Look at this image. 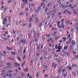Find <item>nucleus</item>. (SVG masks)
<instances>
[{"instance_id": "obj_44", "label": "nucleus", "mask_w": 78, "mask_h": 78, "mask_svg": "<svg viewBox=\"0 0 78 78\" xmlns=\"http://www.w3.org/2000/svg\"><path fill=\"white\" fill-rule=\"evenodd\" d=\"M47 53V51H45L44 52V55H46V54Z\"/></svg>"}, {"instance_id": "obj_28", "label": "nucleus", "mask_w": 78, "mask_h": 78, "mask_svg": "<svg viewBox=\"0 0 78 78\" xmlns=\"http://www.w3.org/2000/svg\"><path fill=\"white\" fill-rule=\"evenodd\" d=\"M66 70H65V69H64L62 70V73H64V72H65Z\"/></svg>"}, {"instance_id": "obj_29", "label": "nucleus", "mask_w": 78, "mask_h": 78, "mask_svg": "<svg viewBox=\"0 0 78 78\" xmlns=\"http://www.w3.org/2000/svg\"><path fill=\"white\" fill-rule=\"evenodd\" d=\"M67 48H68V46L65 47H64V49L65 50H66V49H67Z\"/></svg>"}, {"instance_id": "obj_41", "label": "nucleus", "mask_w": 78, "mask_h": 78, "mask_svg": "<svg viewBox=\"0 0 78 78\" xmlns=\"http://www.w3.org/2000/svg\"><path fill=\"white\" fill-rule=\"evenodd\" d=\"M68 54H69V53H68V52H66V55L67 56H69V55H68Z\"/></svg>"}, {"instance_id": "obj_25", "label": "nucleus", "mask_w": 78, "mask_h": 78, "mask_svg": "<svg viewBox=\"0 0 78 78\" xmlns=\"http://www.w3.org/2000/svg\"><path fill=\"white\" fill-rule=\"evenodd\" d=\"M41 9V6H39L38 7V10H40Z\"/></svg>"}, {"instance_id": "obj_27", "label": "nucleus", "mask_w": 78, "mask_h": 78, "mask_svg": "<svg viewBox=\"0 0 78 78\" xmlns=\"http://www.w3.org/2000/svg\"><path fill=\"white\" fill-rule=\"evenodd\" d=\"M7 49L9 50H11V49H10V48H9V47H7Z\"/></svg>"}, {"instance_id": "obj_19", "label": "nucleus", "mask_w": 78, "mask_h": 78, "mask_svg": "<svg viewBox=\"0 0 78 78\" xmlns=\"http://www.w3.org/2000/svg\"><path fill=\"white\" fill-rule=\"evenodd\" d=\"M35 12H37L38 14H39V10H36Z\"/></svg>"}, {"instance_id": "obj_64", "label": "nucleus", "mask_w": 78, "mask_h": 78, "mask_svg": "<svg viewBox=\"0 0 78 78\" xmlns=\"http://www.w3.org/2000/svg\"><path fill=\"white\" fill-rule=\"evenodd\" d=\"M53 11H54V13H55V12H56V10H54Z\"/></svg>"}, {"instance_id": "obj_33", "label": "nucleus", "mask_w": 78, "mask_h": 78, "mask_svg": "<svg viewBox=\"0 0 78 78\" xmlns=\"http://www.w3.org/2000/svg\"><path fill=\"white\" fill-rule=\"evenodd\" d=\"M37 22H38V19H36L35 20V22L36 23H37Z\"/></svg>"}, {"instance_id": "obj_54", "label": "nucleus", "mask_w": 78, "mask_h": 78, "mask_svg": "<svg viewBox=\"0 0 78 78\" xmlns=\"http://www.w3.org/2000/svg\"><path fill=\"white\" fill-rule=\"evenodd\" d=\"M61 60H59L58 61V63H61Z\"/></svg>"}, {"instance_id": "obj_26", "label": "nucleus", "mask_w": 78, "mask_h": 78, "mask_svg": "<svg viewBox=\"0 0 78 78\" xmlns=\"http://www.w3.org/2000/svg\"><path fill=\"white\" fill-rule=\"evenodd\" d=\"M70 50L71 51H72V45H71L70 47Z\"/></svg>"}, {"instance_id": "obj_56", "label": "nucleus", "mask_w": 78, "mask_h": 78, "mask_svg": "<svg viewBox=\"0 0 78 78\" xmlns=\"http://www.w3.org/2000/svg\"><path fill=\"white\" fill-rule=\"evenodd\" d=\"M26 25H27L25 23H24V24H23V27H25V26H26Z\"/></svg>"}, {"instance_id": "obj_39", "label": "nucleus", "mask_w": 78, "mask_h": 78, "mask_svg": "<svg viewBox=\"0 0 78 78\" xmlns=\"http://www.w3.org/2000/svg\"><path fill=\"white\" fill-rule=\"evenodd\" d=\"M76 27H78V23H77L76 24V26H75V28H76Z\"/></svg>"}, {"instance_id": "obj_10", "label": "nucleus", "mask_w": 78, "mask_h": 78, "mask_svg": "<svg viewBox=\"0 0 78 78\" xmlns=\"http://www.w3.org/2000/svg\"><path fill=\"white\" fill-rule=\"evenodd\" d=\"M24 71L26 72H28V69H27V68H26L24 69Z\"/></svg>"}, {"instance_id": "obj_36", "label": "nucleus", "mask_w": 78, "mask_h": 78, "mask_svg": "<svg viewBox=\"0 0 78 78\" xmlns=\"http://www.w3.org/2000/svg\"><path fill=\"white\" fill-rule=\"evenodd\" d=\"M28 36L29 38H30L31 37V34H29Z\"/></svg>"}, {"instance_id": "obj_42", "label": "nucleus", "mask_w": 78, "mask_h": 78, "mask_svg": "<svg viewBox=\"0 0 78 78\" xmlns=\"http://www.w3.org/2000/svg\"><path fill=\"white\" fill-rule=\"evenodd\" d=\"M9 25H10V24L8 23L7 24V28H8V26H9Z\"/></svg>"}, {"instance_id": "obj_37", "label": "nucleus", "mask_w": 78, "mask_h": 78, "mask_svg": "<svg viewBox=\"0 0 78 78\" xmlns=\"http://www.w3.org/2000/svg\"><path fill=\"white\" fill-rule=\"evenodd\" d=\"M71 69H72V67H69V71H70V70H71Z\"/></svg>"}, {"instance_id": "obj_58", "label": "nucleus", "mask_w": 78, "mask_h": 78, "mask_svg": "<svg viewBox=\"0 0 78 78\" xmlns=\"http://www.w3.org/2000/svg\"><path fill=\"white\" fill-rule=\"evenodd\" d=\"M41 39L42 41H44V38L42 37L41 38Z\"/></svg>"}, {"instance_id": "obj_47", "label": "nucleus", "mask_w": 78, "mask_h": 78, "mask_svg": "<svg viewBox=\"0 0 78 78\" xmlns=\"http://www.w3.org/2000/svg\"><path fill=\"white\" fill-rule=\"evenodd\" d=\"M22 8H23V9H24V8H25V7H24V6H23V5H22Z\"/></svg>"}, {"instance_id": "obj_34", "label": "nucleus", "mask_w": 78, "mask_h": 78, "mask_svg": "<svg viewBox=\"0 0 78 78\" xmlns=\"http://www.w3.org/2000/svg\"><path fill=\"white\" fill-rule=\"evenodd\" d=\"M25 62H24L22 65V67H23V65H24V64H25Z\"/></svg>"}, {"instance_id": "obj_45", "label": "nucleus", "mask_w": 78, "mask_h": 78, "mask_svg": "<svg viewBox=\"0 0 78 78\" xmlns=\"http://www.w3.org/2000/svg\"><path fill=\"white\" fill-rule=\"evenodd\" d=\"M1 75H2V76H4V75H5V73H2L1 74Z\"/></svg>"}, {"instance_id": "obj_23", "label": "nucleus", "mask_w": 78, "mask_h": 78, "mask_svg": "<svg viewBox=\"0 0 78 78\" xmlns=\"http://www.w3.org/2000/svg\"><path fill=\"white\" fill-rule=\"evenodd\" d=\"M7 66H11V64L10 63H7Z\"/></svg>"}, {"instance_id": "obj_50", "label": "nucleus", "mask_w": 78, "mask_h": 78, "mask_svg": "<svg viewBox=\"0 0 78 78\" xmlns=\"http://www.w3.org/2000/svg\"><path fill=\"white\" fill-rule=\"evenodd\" d=\"M11 42H12L13 43L14 42V39H12L11 40Z\"/></svg>"}, {"instance_id": "obj_62", "label": "nucleus", "mask_w": 78, "mask_h": 78, "mask_svg": "<svg viewBox=\"0 0 78 78\" xmlns=\"http://www.w3.org/2000/svg\"><path fill=\"white\" fill-rule=\"evenodd\" d=\"M8 68H12V67L10 66H8L7 67Z\"/></svg>"}, {"instance_id": "obj_15", "label": "nucleus", "mask_w": 78, "mask_h": 78, "mask_svg": "<svg viewBox=\"0 0 78 78\" xmlns=\"http://www.w3.org/2000/svg\"><path fill=\"white\" fill-rule=\"evenodd\" d=\"M19 52L20 55H21V54H22V52L21 50H19Z\"/></svg>"}, {"instance_id": "obj_59", "label": "nucleus", "mask_w": 78, "mask_h": 78, "mask_svg": "<svg viewBox=\"0 0 78 78\" xmlns=\"http://www.w3.org/2000/svg\"><path fill=\"white\" fill-rule=\"evenodd\" d=\"M55 65V63H53V64L52 65V67H54V66Z\"/></svg>"}, {"instance_id": "obj_40", "label": "nucleus", "mask_w": 78, "mask_h": 78, "mask_svg": "<svg viewBox=\"0 0 78 78\" xmlns=\"http://www.w3.org/2000/svg\"><path fill=\"white\" fill-rule=\"evenodd\" d=\"M30 64H33V59H32L30 62Z\"/></svg>"}, {"instance_id": "obj_52", "label": "nucleus", "mask_w": 78, "mask_h": 78, "mask_svg": "<svg viewBox=\"0 0 78 78\" xmlns=\"http://www.w3.org/2000/svg\"><path fill=\"white\" fill-rule=\"evenodd\" d=\"M8 72H9V73H12V71H10V70L9 71H8Z\"/></svg>"}, {"instance_id": "obj_16", "label": "nucleus", "mask_w": 78, "mask_h": 78, "mask_svg": "<svg viewBox=\"0 0 78 78\" xmlns=\"http://www.w3.org/2000/svg\"><path fill=\"white\" fill-rule=\"evenodd\" d=\"M39 73H37L36 75V77H39Z\"/></svg>"}, {"instance_id": "obj_57", "label": "nucleus", "mask_w": 78, "mask_h": 78, "mask_svg": "<svg viewBox=\"0 0 78 78\" xmlns=\"http://www.w3.org/2000/svg\"><path fill=\"white\" fill-rule=\"evenodd\" d=\"M39 48H40V47H38L37 48V50H39Z\"/></svg>"}, {"instance_id": "obj_14", "label": "nucleus", "mask_w": 78, "mask_h": 78, "mask_svg": "<svg viewBox=\"0 0 78 78\" xmlns=\"http://www.w3.org/2000/svg\"><path fill=\"white\" fill-rule=\"evenodd\" d=\"M58 50H61V46H59L58 47Z\"/></svg>"}, {"instance_id": "obj_8", "label": "nucleus", "mask_w": 78, "mask_h": 78, "mask_svg": "<svg viewBox=\"0 0 78 78\" xmlns=\"http://www.w3.org/2000/svg\"><path fill=\"white\" fill-rule=\"evenodd\" d=\"M32 20H33V18H32L31 17L30 18L29 23H31V22H32Z\"/></svg>"}, {"instance_id": "obj_17", "label": "nucleus", "mask_w": 78, "mask_h": 78, "mask_svg": "<svg viewBox=\"0 0 78 78\" xmlns=\"http://www.w3.org/2000/svg\"><path fill=\"white\" fill-rule=\"evenodd\" d=\"M76 33H77V32H78V27H76Z\"/></svg>"}, {"instance_id": "obj_24", "label": "nucleus", "mask_w": 78, "mask_h": 78, "mask_svg": "<svg viewBox=\"0 0 78 78\" xmlns=\"http://www.w3.org/2000/svg\"><path fill=\"white\" fill-rule=\"evenodd\" d=\"M22 59L24 60L25 59V55H23V56L22 57Z\"/></svg>"}, {"instance_id": "obj_31", "label": "nucleus", "mask_w": 78, "mask_h": 78, "mask_svg": "<svg viewBox=\"0 0 78 78\" xmlns=\"http://www.w3.org/2000/svg\"><path fill=\"white\" fill-rule=\"evenodd\" d=\"M4 54L3 53H0V56H3Z\"/></svg>"}, {"instance_id": "obj_32", "label": "nucleus", "mask_w": 78, "mask_h": 78, "mask_svg": "<svg viewBox=\"0 0 78 78\" xmlns=\"http://www.w3.org/2000/svg\"><path fill=\"white\" fill-rule=\"evenodd\" d=\"M55 49H57V48H58V45H56L55 46Z\"/></svg>"}, {"instance_id": "obj_60", "label": "nucleus", "mask_w": 78, "mask_h": 78, "mask_svg": "<svg viewBox=\"0 0 78 78\" xmlns=\"http://www.w3.org/2000/svg\"><path fill=\"white\" fill-rule=\"evenodd\" d=\"M37 41V39H36L34 41L35 42H36Z\"/></svg>"}, {"instance_id": "obj_18", "label": "nucleus", "mask_w": 78, "mask_h": 78, "mask_svg": "<svg viewBox=\"0 0 78 78\" xmlns=\"http://www.w3.org/2000/svg\"><path fill=\"white\" fill-rule=\"evenodd\" d=\"M12 2V0H9L8 2V3H11Z\"/></svg>"}, {"instance_id": "obj_12", "label": "nucleus", "mask_w": 78, "mask_h": 78, "mask_svg": "<svg viewBox=\"0 0 78 78\" xmlns=\"http://www.w3.org/2000/svg\"><path fill=\"white\" fill-rule=\"evenodd\" d=\"M61 70V68L58 70V72H59V74H61V73L62 71Z\"/></svg>"}, {"instance_id": "obj_11", "label": "nucleus", "mask_w": 78, "mask_h": 78, "mask_svg": "<svg viewBox=\"0 0 78 78\" xmlns=\"http://www.w3.org/2000/svg\"><path fill=\"white\" fill-rule=\"evenodd\" d=\"M42 23H40L39 24L38 26L39 28H41V26H42Z\"/></svg>"}, {"instance_id": "obj_51", "label": "nucleus", "mask_w": 78, "mask_h": 78, "mask_svg": "<svg viewBox=\"0 0 78 78\" xmlns=\"http://www.w3.org/2000/svg\"><path fill=\"white\" fill-rule=\"evenodd\" d=\"M55 39L56 40H58V36L56 37Z\"/></svg>"}, {"instance_id": "obj_49", "label": "nucleus", "mask_w": 78, "mask_h": 78, "mask_svg": "<svg viewBox=\"0 0 78 78\" xmlns=\"http://www.w3.org/2000/svg\"><path fill=\"white\" fill-rule=\"evenodd\" d=\"M76 14H77V12H74V13H73V14L74 15Z\"/></svg>"}, {"instance_id": "obj_38", "label": "nucleus", "mask_w": 78, "mask_h": 78, "mask_svg": "<svg viewBox=\"0 0 78 78\" xmlns=\"http://www.w3.org/2000/svg\"><path fill=\"white\" fill-rule=\"evenodd\" d=\"M19 37H18L16 38L17 41H19Z\"/></svg>"}, {"instance_id": "obj_63", "label": "nucleus", "mask_w": 78, "mask_h": 78, "mask_svg": "<svg viewBox=\"0 0 78 78\" xmlns=\"http://www.w3.org/2000/svg\"><path fill=\"white\" fill-rule=\"evenodd\" d=\"M70 37V34H69L68 36L67 37L68 38H69Z\"/></svg>"}, {"instance_id": "obj_22", "label": "nucleus", "mask_w": 78, "mask_h": 78, "mask_svg": "<svg viewBox=\"0 0 78 78\" xmlns=\"http://www.w3.org/2000/svg\"><path fill=\"white\" fill-rule=\"evenodd\" d=\"M17 60H18L19 61H21V60H20V58H19V57H17Z\"/></svg>"}, {"instance_id": "obj_20", "label": "nucleus", "mask_w": 78, "mask_h": 78, "mask_svg": "<svg viewBox=\"0 0 78 78\" xmlns=\"http://www.w3.org/2000/svg\"><path fill=\"white\" fill-rule=\"evenodd\" d=\"M11 54L12 55H16V53L14 52H12Z\"/></svg>"}, {"instance_id": "obj_9", "label": "nucleus", "mask_w": 78, "mask_h": 78, "mask_svg": "<svg viewBox=\"0 0 78 78\" xmlns=\"http://www.w3.org/2000/svg\"><path fill=\"white\" fill-rule=\"evenodd\" d=\"M69 20H66V23H69Z\"/></svg>"}, {"instance_id": "obj_3", "label": "nucleus", "mask_w": 78, "mask_h": 78, "mask_svg": "<svg viewBox=\"0 0 78 78\" xmlns=\"http://www.w3.org/2000/svg\"><path fill=\"white\" fill-rule=\"evenodd\" d=\"M22 1L24 3H27L28 0H22Z\"/></svg>"}, {"instance_id": "obj_4", "label": "nucleus", "mask_w": 78, "mask_h": 78, "mask_svg": "<svg viewBox=\"0 0 78 78\" xmlns=\"http://www.w3.org/2000/svg\"><path fill=\"white\" fill-rule=\"evenodd\" d=\"M62 39L63 40V41L64 42H66V38L65 37H63L62 38Z\"/></svg>"}, {"instance_id": "obj_35", "label": "nucleus", "mask_w": 78, "mask_h": 78, "mask_svg": "<svg viewBox=\"0 0 78 78\" xmlns=\"http://www.w3.org/2000/svg\"><path fill=\"white\" fill-rule=\"evenodd\" d=\"M47 66H45L44 67V69H47Z\"/></svg>"}, {"instance_id": "obj_2", "label": "nucleus", "mask_w": 78, "mask_h": 78, "mask_svg": "<svg viewBox=\"0 0 78 78\" xmlns=\"http://www.w3.org/2000/svg\"><path fill=\"white\" fill-rule=\"evenodd\" d=\"M72 44L73 46L75 44V41L74 40H73L72 41Z\"/></svg>"}, {"instance_id": "obj_30", "label": "nucleus", "mask_w": 78, "mask_h": 78, "mask_svg": "<svg viewBox=\"0 0 78 78\" xmlns=\"http://www.w3.org/2000/svg\"><path fill=\"white\" fill-rule=\"evenodd\" d=\"M58 27L59 28H61V27H62V26H61V25H60L58 26Z\"/></svg>"}, {"instance_id": "obj_43", "label": "nucleus", "mask_w": 78, "mask_h": 78, "mask_svg": "<svg viewBox=\"0 0 78 78\" xmlns=\"http://www.w3.org/2000/svg\"><path fill=\"white\" fill-rule=\"evenodd\" d=\"M9 77H12V75L11 74H9V75H8Z\"/></svg>"}, {"instance_id": "obj_46", "label": "nucleus", "mask_w": 78, "mask_h": 78, "mask_svg": "<svg viewBox=\"0 0 78 78\" xmlns=\"http://www.w3.org/2000/svg\"><path fill=\"white\" fill-rule=\"evenodd\" d=\"M9 22H10V21L11 20V17L10 16H9Z\"/></svg>"}, {"instance_id": "obj_5", "label": "nucleus", "mask_w": 78, "mask_h": 78, "mask_svg": "<svg viewBox=\"0 0 78 78\" xmlns=\"http://www.w3.org/2000/svg\"><path fill=\"white\" fill-rule=\"evenodd\" d=\"M67 73L65 72V73L63 74L64 77H66V76H67Z\"/></svg>"}, {"instance_id": "obj_53", "label": "nucleus", "mask_w": 78, "mask_h": 78, "mask_svg": "<svg viewBox=\"0 0 78 78\" xmlns=\"http://www.w3.org/2000/svg\"><path fill=\"white\" fill-rule=\"evenodd\" d=\"M7 10V8L5 7L4 8V11H6Z\"/></svg>"}, {"instance_id": "obj_61", "label": "nucleus", "mask_w": 78, "mask_h": 78, "mask_svg": "<svg viewBox=\"0 0 78 78\" xmlns=\"http://www.w3.org/2000/svg\"><path fill=\"white\" fill-rule=\"evenodd\" d=\"M61 51V50L58 49V50H57L56 52H58V51Z\"/></svg>"}, {"instance_id": "obj_55", "label": "nucleus", "mask_w": 78, "mask_h": 78, "mask_svg": "<svg viewBox=\"0 0 78 78\" xmlns=\"http://www.w3.org/2000/svg\"><path fill=\"white\" fill-rule=\"evenodd\" d=\"M34 19H36L37 18V15H35L34 16Z\"/></svg>"}, {"instance_id": "obj_1", "label": "nucleus", "mask_w": 78, "mask_h": 78, "mask_svg": "<svg viewBox=\"0 0 78 78\" xmlns=\"http://www.w3.org/2000/svg\"><path fill=\"white\" fill-rule=\"evenodd\" d=\"M71 40H72V38H69V40H68L69 44H70V43H71Z\"/></svg>"}, {"instance_id": "obj_13", "label": "nucleus", "mask_w": 78, "mask_h": 78, "mask_svg": "<svg viewBox=\"0 0 78 78\" xmlns=\"http://www.w3.org/2000/svg\"><path fill=\"white\" fill-rule=\"evenodd\" d=\"M3 23L4 25H5L6 24V21H3Z\"/></svg>"}, {"instance_id": "obj_6", "label": "nucleus", "mask_w": 78, "mask_h": 78, "mask_svg": "<svg viewBox=\"0 0 78 78\" xmlns=\"http://www.w3.org/2000/svg\"><path fill=\"white\" fill-rule=\"evenodd\" d=\"M20 42L21 43H26L27 41H23V40H22Z\"/></svg>"}, {"instance_id": "obj_21", "label": "nucleus", "mask_w": 78, "mask_h": 78, "mask_svg": "<svg viewBox=\"0 0 78 78\" xmlns=\"http://www.w3.org/2000/svg\"><path fill=\"white\" fill-rule=\"evenodd\" d=\"M31 23H30L29 25V28H31Z\"/></svg>"}, {"instance_id": "obj_7", "label": "nucleus", "mask_w": 78, "mask_h": 78, "mask_svg": "<svg viewBox=\"0 0 78 78\" xmlns=\"http://www.w3.org/2000/svg\"><path fill=\"white\" fill-rule=\"evenodd\" d=\"M72 66L73 67H75L76 68V69H77L78 68V66H77V65H75V64L73 65H72Z\"/></svg>"}, {"instance_id": "obj_48", "label": "nucleus", "mask_w": 78, "mask_h": 78, "mask_svg": "<svg viewBox=\"0 0 78 78\" xmlns=\"http://www.w3.org/2000/svg\"><path fill=\"white\" fill-rule=\"evenodd\" d=\"M41 2H44L45 0H41Z\"/></svg>"}]
</instances>
